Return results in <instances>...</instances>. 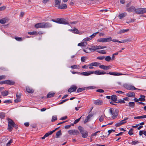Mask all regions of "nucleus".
<instances>
[{
  "label": "nucleus",
  "instance_id": "nucleus-22",
  "mask_svg": "<svg viewBox=\"0 0 146 146\" xmlns=\"http://www.w3.org/2000/svg\"><path fill=\"white\" fill-rule=\"evenodd\" d=\"M126 123V121L123 122V120L119 122L118 123L115 124V126L117 127H119L123 124Z\"/></svg>",
  "mask_w": 146,
  "mask_h": 146
},
{
  "label": "nucleus",
  "instance_id": "nucleus-13",
  "mask_svg": "<svg viewBox=\"0 0 146 146\" xmlns=\"http://www.w3.org/2000/svg\"><path fill=\"white\" fill-rule=\"evenodd\" d=\"M135 8L133 6L126 9V10L129 12H132L133 11H135Z\"/></svg>",
  "mask_w": 146,
  "mask_h": 146
},
{
  "label": "nucleus",
  "instance_id": "nucleus-58",
  "mask_svg": "<svg viewBox=\"0 0 146 146\" xmlns=\"http://www.w3.org/2000/svg\"><path fill=\"white\" fill-rule=\"evenodd\" d=\"M96 91L100 93H102L104 92V91L103 90L101 89H98L96 90Z\"/></svg>",
  "mask_w": 146,
  "mask_h": 146
},
{
  "label": "nucleus",
  "instance_id": "nucleus-29",
  "mask_svg": "<svg viewBox=\"0 0 146 146\" xmlns=\"http://www.w3.org/2000/svg\"><path fill=\"white\" fill-rule=\"evenodd\" d=\"M118 113V111L117 110H115L114 115L112 116V118L114 119L117 117Z\"/></svg>",
  "mask_w": 146,
  "mask_h": 146
},
{
  "label": "nucleus",
  "instance_id": "nucleus-51",
  "mask_svg": "<svg viewBox=\"0 0 146 146\" xmlns=\"http://www.w3.org/2000/svg\"><path fill=\"white\" fill-rule=\"evenodd\" d=\"M81 117H82V116H81L79 118H78V119H76V120H75L74 121V124H76L77 123H78L80 121V120Z\"/></svg>",
  "mask_w": 146,
  "mask_h": 146
},
{
  "label": "nucleus",
  "instance_id": "nucleus-36",
  "mask_svg": "<svg viewBox=\"0 0 146 146\" xmlns=\"http://www.w3.org/2000/svg\"><path fill=\"white\" fill-rule=\"evenodd\" d=\"M129 30V29H122V30H121L118 33V34H121L122 33H124L127 32Z\"/></svg>",
  "mask_w": 146,
  "mask_h": 146
},
{
  "label": "nucleus",
  "instance_id": "nucleus-60",
  "mask_svg": "<svg viewBox=\"0 0 146 146\" xmlns=\"http://www.w3.org/2000/svg\"><path fill=\"white\" fill-rule=\"evenodd\" d=\"M21 96V95L20 94H18V93L17 92L16 94V97L17 99H20Z\"/></svg>",
  "mask_w": 146,
  "mask_h": 146
},
{
  "label": "nucleus",
  "instance_id": "nucleus-39",
  "mask_svg": "<svg viewBox=\"0 0 146 146\" xmlns=\"http://www.w3.org/2000/svg\"><path fill=\"white\" fill-rule=\"evenodd\" d=\"M99 67L104 70H107L106 66H105L103 65H100L99 66Z\"/></svg>",
  "mask_w": 146,
  "mask_h": 146
},
{
  "label": "nucleus",
  "instance_id": "nucleus-38",
  "mask_svg": "<svg viewBox=\"0 0 146 146\" xmlns=\"http://www.w3.org/2000/svg\"><path fill=\"white\" fill-rule=\"evenodd\" d=\"M70 88L74 92H75L77 89V86L74 85H72Z\"/></svg>",
  "mask_w": 146,
  "mask_h": 146
},
{
  "label": "nucleus",
  "instance_id": "nucleus-62",
  "mask_svg": "<svg viewBox=\"0 0 146 146\" xmlns=\"http://www.w3.org/2000/svg\"><path fill=\"white\" fill-rule=\"evenodd\" d=\"M107 47L106 46H99L98 48V49H103L105 48H106Z\"/></svg>",
  "mask_w": 146,
  "mask_h": 146
},
{
  "label": "nucleus",
  "instance_id": "nucleus-40",
  "mask_svg": "<svg viewBox=\"0 0 146 146\" xmlns=\"http://www.w3.org/2000/svg\"><path fill=\"white\" fill-rule=\"evenodd\" d=\"M53 133V131H50L48 133H46L45 135V136L46 137H47L49 135H51Z\"/></svg>",
  "mask_w": 146,
  "mask_h": 146
},
{
  "label": "nucleus",
  "instance_id": "nucleus-42",
  "mask_svg": "<svg viewBox=\"0 0 146 146\" xmlns=\"http://www.w3.org/2000/svg\"><path fill=\"white\" fill-rule=\"evenodd\" d=\"M79 132L78 130L74 129L73 133V135H76L79 134Z\"/></svg>",
  "mask_w": 146,
  "mask_h": 146
},
{
  "label": "nucleus",
  "instance_id": "nucleus-12",
  "mask_svg": "<svg viewBox=\"0 0 146 146\" xmlns=\"http://www.w3.org/2000/svg\"><path fill=\"white\" fill-rule=\"evenodd\" d=\"M93 115L91 114H89L88 115L87 117L85 120L84 121V124L86 123L87 122L89 121V120L90 118L93 116Z\"/></svg>",
  "mask_w": 146,
  "mask_h": 146
},
{
  "label": "nucleus",
  "instance_id": "nucleus-26",
  "mask_svg": "<svg viewBox=\"0 0 146 146\" xmlns=\"http://www.w3.org/2000/svg\"><path fill=\"white\" fill-rule=\"evenodd\" d=\"M100 63L99 62H94L92 63L89 64V66H99Z\"/></svg>",
  "mask_w": 146,
  "mask_h": 146
},
{
  "label": "nucleus",
  "instance_id": "nucleus-56",
  "mask_svg": "<svg viewBox=\"0 0 146 146\" xmlns=\"http://www.w3.org/2000/svg\"><path fill=\"white\" fill-rule=\"evenodd\" d=\"M13 142V140L11 139L8 143L6 144L7 146H9L11 144V143Z\"/></svg>",
  "mask_w": 146,
  "mask_h": 146
},
{
  "label": "nucleus",
  "instance_id": "nucleus-57",
  "mask_svg": "<svg viewBox=\"0 0 146 146\" xmlns=\"http://www.w3.org/2000/svg\"><path fill=\"white\" fill-rule=\"evenodd\" d=\"M6 77V76L5 75H2L0 76V80L5 79Z\"/></svg>",
  "mask_w": 146,
  "mask_h": 146
},
{
  "label": "nucleus",
  "instance_id": "nucleus-41",
  "mask_svg": "<svg viewBox=\"0 0 146 146\" xmlns=\"http://www.w3.org/2000/svg\"><path fill=\"white\" fill-rule=\"evenodd\" d=\"M57 119V117L56 116H53L52 117V122H54Z\"/></svg>",
  "mask_w": 146,
  "mask_h": 146
},
{
  "label": "nucleus",
  "instance_id": "nucleus-28",
  "mask_svg": "<svg viewBox=\"0 0 146 146\" xmlns=\"http://www.w3.org/2000/svg\"><path fill=\"white\" fill-rule=\"evenodd\" d=\"M81 134L82 137L84 138H86L88 136V132L87 131H85V132L83 133L82 134Z\"/></svg>",
  "mask_w": 146,
  "mask_h": 146
},
{
  "label": "nucleus",
  "instance_id": "nucleus-7",
  "mask_svg": "<svg viewBox=\"0 0 146 146\" xmlns=\"http://www.w3.org/2000/svg\"><path fill=\"white\" fill-rule=\"evenodd\" d=\"M107 74H109L112 75L113 76H119L122 75H125L127 74H123L119 72H110L108 73H106Z\"/></svg>",
  "mask_w": 146,
  "mask_h": 146
},
{
  "label": "nucleus",
  "instance_id": "nucleus-54",
  "mask_svg": "<svg viewBox=\"0 0 146 146\" xmlns=\"http://www.w3.org/2000/svg\"><path fill=\"white\" fill-rule=\"evenodd\" d=\"M28 34L31 35H34L37 33V32L36 31L32 32H29L28 33Z\"/></svg>",
  "mask_w": 146,
  "mask_h": 146
},
{
  "label": "nucleus",
  "instance_id": "nucleus-53",
  "mask_svg": "<svg viewBox=\"0 0 146 146\" xmlns=\"http://www.w3.org/2000/svg\"><path fill=\"white\" fill-rule=\"evenodd\" d=\"M139 142L138 141H132L130 144L131 145H135L136 144H138L139 143Z\"/></svg>",
  "mask_w": 146,
  "mask_h": 146
},
{
  "label": "nucleus",
  "instance_id": "nucleus-55",
  "mask_svg": "<svg viewBox=\"0 0 146 146\" xmlns=\"http://www.w3.org/2000/svg\"><path fill=\"white\" fill-rule=\"evenodd\" d=\"M105 58V56H98L97 58V59L100 60H102L104 59Z\"/></svg>",
  "mask_w": 146,
  "mask_h": 146
},
{
  "label": "nucleus",
  "instance_id": "nucleus-52",
  "mask_svg": "<svg viewBox=\"0 0 146 146\" xmlns=\"http://www.w3.org/2000/svg\"><path fill=\"white\" fill-rule=\"evenodd\" d=\"M99 33V32H97L96 33H94L92 35H91L90 36V37H92V38H93L95 37L96 36V35Z\"/></svg>",
  "mask_w": 146,
  "mask_h": 146
},
{
  "label": "nucleus",
  "instance_id": "nucleus-19",
  "mask_svg": "<svg viewBox=\"0 0 146 146\" xmlns=\"http://www.w3.org/2000/svg\"><path fill=\"white\" fill-rule=\"evenodd\" d=\"M55 94V93H52L51 92H50L47 95L46 98H50L54 96Z\"/></svg>",
  "mask_w": 146,
  "mask_h": 146
},
{
  "label": "nucleus",
  "instance_id": "nucleus-5",
  "mask_svg": "<svg viewBox=\"0 0 146 146\" xmlns=\"http://www.w3.org/2000/svg\"><path fill=\"white\" fill-rule=\"evenodd\" d=\"M94 73V71H89L88 72H78L77 74L84 76H88L91 74H93Z\"/></svg>",
  "mask_w": 146,
  "mask_h": 146
},
{
  "label": "nucleus",
  "instance_id": "nucleus-23",
  "mask_svg": "<svg viewBox=\"0 0 146 146\" xmlns=\"http://www.w3.org/2000/svg\"><path fill=\"white\" fill-rule=\"evenodd\" d=\"M128 90H140V89L135 88L134 86L130 85L128 88Z\"/></svg>",
  "mask_w": 146,
  "mask_h": 146
},
{
  "label": "nucleus",
  "instance_id": "nucleus-34",
  "mask_svg": "<svg viewBox=\"0 0 146 146\" xmlns=\"http://www.w3.org/2000/svg\"><path fill=\"white\" fill-rule=\"evenodd\" d=\"M62 134L61 131L60 130L57 131L56 133V138H57L59 137L60 135Z\"/></svg>",
  "mask_w": 146,
  "mask_h": 146
},
{
  "label": "nucleus",
  "instance_id": "nucleus-35",
  "mask_svg": "<svg viewBox=\"0 0 146 146\" xmlns=\"http://www.w3.org/2000/svg\"><path fill=\"white\" fill-rule=\"evenodd\" d=\"M87 43L86 42H82L78 44V46H84L86 45Z\"/></svg>",
  "mask_w": 146,
  "mask_h": 146
},
{
  "label": "nucleus",
  "instance_id": "nucleus-43",
  "mask_svg": "<svg viewBox=\"0 0 146 146\" xmlns=\"http://www.w3.org/2000/svg\"><path fill=\"white\" fill-rule=\"evenodd\" d=\"M133 128H131L130 130L129 131L128 133L131 135L133 134Z\"/></svg>",
  "mask_w": 146,
  "mask_h": 146
},
{
  "label": "nucleus",
  "instance_id": "nucleus-46",
  "mask_svg": "<svg viewBox=\"0 0 146 146\" xmlns=\"http://www.w3.org/2000/svg\"><path fill=\"white\" fill-rule=\"evenodd\" d=\"M15 38L18 41H22V39L21 37H18L17 36H15Z\"/></svg>",
  "mask_w": 146,
  "mask_h": 146
},
{
  "label": "nucleus",
  "instance_id": "nucleus-8",
  "mask_svg": "<svg viewBox=\"0 0 146 146\" xmlns=\"http://www.w3.org/2000/svg\"><path fill=\"white\" fill-rule=\"evenodd\" d=\"M44 28H48L51 27L52 26L51 23L49 22H43Z\"/></svg>",
  "mask_w": 146,
  "mask_h": 146
},
{
  "label": "nucleus",
  "instance_id": "nucleus-27",
  "mask_svg": "<svg viewBox=\"0 0 146 146\" xmlns=\"http://www.w3.org/2000/svg\"><path fill=\"white\" fill-rule=\"evenodd\" d=\"M135 103L134 102H130L129 103L128 105H127L126 106H129V107L132 108H134L135 107Z\"/></svg>",
  "mask_w": 146,
  "mask_h": 146
},
{
  "label": "nucleus",
  "instance_id": "nucleus-30",
  "mask_svg": "<svg viewBox=\"0 0 146 146\" xmlns=\"http://www.w3.org/2000/svg\"><path fill=\"white\" fill-rule=\"evenodd\" d=\"M141 98H139V100L141 102H144L145 100V96L144 95H141Z\"/></svg>",
  "mask_w": 146,
  "mask_h": 146
},
{
  "label": "nucleus",
  "instance_id": "nucleus-44",
  "mask_svg": "<svg viewBox=\"0 0 146 146\" xmlns=\"http://www.w3.org/2000/svg\"><path fill=\"white\" fill-rule=\"evenodd\" d=\"M105 58V60L107 62H109L111 59V57L110 56H107Z\"/></svg>",
  "mask_w": 146,
  "mask_h": 146
},
{
  "label": "nucleus",
  "instance_id": "nucleus-14",
  "mask_svg": "<svg viewBox=\"0 0 146 146\" xmlns=\"http://www.w3.org/2000/svg\"><path fill=\"white\" fill-rule=\"evenodd\" d=\"M70 31L74 33H76L77 34H81V33L79 32L78 30L76 28H74L73 29H70Z\"/></svg>",
  "mask_w": 146,
  "mask_h": 146
},
{
  "label": "nucleus",
  "instance_id": "nucleus-37",
  "mask_svg": "<svg viewBox=\"0 0 146 146\" xmlns=\"http://www.w3.org/2000/svg\"><path fill=\"white\" fill-rule=\"evenodd\" d=\"M8 91L5 90L4 92H2L1 94L3 96H6L8 95Z\"/></svg>",
  "mask_w": 146,
  "mask_h": 146
},
{
  "label": "nucleus",
  "instance_id": "nucleus-6",
  "mask_svg": "<svg viewBox=\"0 0 146 146\" xmlns=\"http://www.w3.org/2000/svg\"><path fill=\"white\" fill-rule=\"evenodd\" d=\"M58 21H59L58 23L62 24H68L67 21L64 19L58 18Z\"/></svg>",
  "mask_w": 146,
  "mask_h": 146
},
{
  "label": "nucleus",
  "instance_id": "nucleus-20",
  "mask_svg": "<svg viewBox=\"0 0 146 146\" xmlns=\"http://www.w3.org/2000/svg\"><path fill=\"white\" fill-rule=\"evenodd\" d=\"M111 99L114 102H116L117 101V96L115 95H113L111 96Z\"/></svg>",
  "mask_w": 146,
  "mask_h": 146
},
{
  "label": "nucleus",
  "instance_id": "nucleus-31",
  "mask_svg": "<svg viewBox=\"0 0 146 146\" xmlns=\"http://www.w3.org/2000/svg\"><path fill=\"white\" fill-rule=\"evenodd\" d=\"M104 42H109L112 40V38L111 37L104 38Z\"/></svg>",
  "mask_w": 146,
  "mask_h": 146
},
{
  "label": "nucleus",
  "instance_id": "nucleus-25",
  "mask_svg": "<svg viewBox=\"0 0 146 146\" xmlns=\"http://www.w3.org/2000/svg\"><path fill=\"white\" fill-rule=\"evenodd\" d=\"M127 15V14L126 13H122L120 14L118 16L119 18V19H121L123 17L126 16Z\"/></svg>",
  "mask_w": 146,
  "mask_h": 146
},
{
  "label": "nucleus",
  "instance_id": "nucleus-10",
  "mask_svg": "<svg viewBox=\"0 0 146 146\" xmlns=\"http://www.w3.org/2000/svg\"><path fill=\"white\" fill-rule=\"evenodd\" d=\"M57 7L59 9H64L67 8V6L65 4L62 3L59 5Z\"/></svg>",
  "mask_w": 146,
  "mask_h": 146
},
{
  "label": "nucleus",
  "instance_id": "nucleus-4",
  "mask_svg": "<svg viewBox=\"0 0 146 146\" xmlns=\"http://www.w3.org/2000/svg\"><path fill=\"white\" fill-rule=\"evenodd\" d=\"M95 87L93 86H90L89 87H84L83 88H79L77 90V92L78 93L82 92L85 89L89 90L93 89Z\"/></svg>",
  "mask_w": 146,
  "mask_h": 146
},
{
  "label": "nucleus",
  "instance_id": "nucleus-9",
  "mask_svg": "<svg viewBox=\"0 0 146 146\" xmlns=\"http://www.w3.org/2000/svg\"><path fill=\"white\" fill-rule=\"evenodd\" d=\"M35 27L36 28H42L44 27V23H37L35 25Z\"/></svg>",
  "mask_w": 146,
  "mask_h": 146
},
{
  "label": "nucleus",
  "instance_id": "nucleus-3",
  "mask_svg": "<svg viewBox=\"0 0 146 146\" xmlns=\"http://www.w3.org/2000/svg\"><path fill=\"white\" fill-rule=\"evenodd\" d=\"M15 84V82L10 80H7L5 81H2L0 82L1 84H7L9 85H13Z\"/></svg>",
  "mask_w": 146,
  "mask_h": 146
},
{
  "label": "nucleus",
  "instance_id": "nucleus-59",
  "mask_svg": "<svg viewBox=\"0 0 146 146\" xmlns=\"http://www.w3.org/2000/svg\"><path fill=\"white\" fill-rule=\"evenodd\" d=\"M92 39V37H87L86 38L84 39L85 41H89L90 40H91Z\"/></svg>",
  "mask_w": 146,
  "mask_h": 146
},
{
  "label": "nucleus",
  "instance_id": "nucleus-61",
  "mask_svg": "<svg viewBox=\"0 0 146 146\" xmlns=\"http://www.w3.org/2000/svg\"><path fill=\"white\" fill-rule=\"evenodd\" d=\"M115 131V130L113 129H111L110 130H109L108 131V132L109 133V134L108 135H109L112 131L114 132Z\"/></svg>",
  "mask_w": 146,
  "mask_h": 146
},
{
  "label": "nucleus",
  "instance_id": "nucleus-24",
  "mask_svg": "<svg viewBox=\"0 0 146 146\" xmlns=\"http://www.w3.org/2000/svg\"><path fill=\"white\" fill-rule=\"evenodd\" d=\"M78 129L79 130L80 133L81 134H82V133L85 132L86 130H84V128L81 126H79L78 127Z\"/></svg>",
  "mask_w": 146,
  "mask_h": 146
},
{
  "label": "nucleus",
  "instance_id": "nucleus-11",
  "mask_svg": "<svg viewBox=\"0 0 146 146\" xmlns=\"http://www.w3.org/2000/svg\"><path fill=\"white\" fill-rule=\"evenodd\" d=\"M94 73L96 75L104 74H106V72L103 71L96 70L94 72Z\"/></svg>",
  "mask_w": 146,
  "mask_h": 146
},
{
  "label": "nucleus",
  "instance_id": "nucleus-50",
  "mask_svg": "<svg viewBox=\"0 0 146 146\" xmlns=\"http://www.w3.org/2000/svg\"><path fill=\"white\" fill-rule=\"evenodd\" d=\"M3 102L6 104H10L12 103V102L11 100H8L5 101Z\"/></svg>",
  "mask_w": 146,
  "mask_h": 146
},
{
  "label": "nucleus",
  "instance_id": "nucleus-16",
  "mask_svg": "<svg viewBox=\"0 0 146 146\" xmlns=\"http://www.w3.org/2000/svg\"><path fill=\"white\" fill-rule=\"evenodd\" d=\"M103 103V101L102 100H97L94 102V104L97 105H101Z\"/></svg>",
  "mask_w": 146,
  "mask_h": 146
},
{
  "label": "nucleus",
  "instance_id": "nucleus-32",
  "mask_svg": "<svg viewBox=\"0 0 146 146\" xmlns=\"http://www.w3.org/2000/svg\"><path fill=\"white\" fill-rule=\"evenodd\" d=\"M146 118V115H142L139 116L135 117H134V119H140L141 118Z\"/></svg>",
  "mask_w": 146,
  "mask_h": 146
},
{
  "label": "nucleus",
  "instance_id": "nucleus-49",
  "mask_svg": "<svg viewBox=\"0 0 146 146\" xmlns=\"http://www.w3.org/2000/svg\"><path fill=\"white\" fill-rule=\"evenodd\" d=\"M104 38H100L98 39L97 40V41L99 42H104Z\"/></svg>",
  "mask_w": 146,
  "mask_h": 146
},
{
  "label": "nucleus",
  "instance_id": "nucleus-1",
  "mask_svg": "<svg viewBox=\"0 0 146 146\" xmlns=\"http://www.w3.org/2000/svg\"><path fill=\"white\" fill-rule=\"evenodd\" d=\"M8 129L9 132H11L13 128V126L15 124L14 122L11 119L8 118Z\"/></svg>",
  "mask_w": 146,
  "mask_h": 146
},
{
  "label": "nucleus",
  "instance_id": "nucleus-2",
  "mask_svg": "<svg viewBox=\"0 0 146 146\" xmlns=\"http://www.w3.org/2000/svg\"><path fill=\"white\" fill-rule=\"evenodd\" d=\"M135 12L137 14H142L146 13V8H139L135 9Z\"/></svg>",
  "mask_w": 146,
  "mask_h": 146
},
{
  "label": "nucleus",
  "instance_id": "nucleus-63",
  "mask_svg": "<svg viewBox=\"0 0 146 146\" xmlns=\"http://www.w3.org/2000/svg\"><path fill=\"white\" fill-rule=\"evenodd\" d=\"M5 6H2L0 7V11H2L6 9Z\"/></svg>",
  "mask_w": 146,
  "mask_h": 146
},
{
  "label": "nucleus",
  "instance_id": "nucleus-18",
  "mask_svg": "<svg viewBox=\"0 0 146 146\" xmlns=\"http://www.w3.org/2000/svg\"><path fill=\"white\" fill-rule=\"evenodd\" d=\"M26 88L27 92L29 93H32L34 92V90L29 87H26Z\"/></svg>",
  "mask_w": 146,
  "mask_h": 146
},
{
  "label": "nucleus",
  "instance_id": "nucleus-47",
  "mask_svg": "<svg viewBox=\"0 0 146 146\" xmlns=\"http://www.w3.org/2000/svg\"><path fill=\"white\" fill-rule=\"evenodd\" d=\"M79 67V65H74L73 66H71V68L72 69H78V67Z\"/></svg>",
  "mask_w": 146,
  "mask_h": 146
},
{
  "label": "nucleus",
  "instance_id": "nucleus-45",
  "mask_svg": "<svg viewBox=\"0 0 146 146\" xmlns=\"http://www.w3.org/2000/svg\"><path fill=\"white\" fill-rule=\"evenodd\" d=\"M131 41V40L130 39H124L123 40H122L121 41V42L122 43H123L125 42H130Z\"/></svg>",
  "mask_w": 146,
  "mask_h": 146
},
{
  "label": "nucleus",
  "instance_id": "nucleus-48",
  "mask_svg": "<svg viewBox=\"0 0 146 146\" xmlns=\"http://www.w3.org/2000/svg\"><path fill=\"white\" fill-rule=\"evenodd\" d=\"M97 52L100 53L106 54V52L104 50H98Z\"/></svg>",
  "mask_w": 146,
  "mask_h": 146
},
{
  "label": "nucleus",
  "instance_id": "nucleus-17",
  "mask_svg": "<svg viewBox=\"0 0 146 146\" xmlns=\"http://www.w3.org/2000/svg\"><path fill=\"white\" fill-rule=\"evenodd\" d=\"M126 96L128 97H134L135 96V94L134 92H129L126 94Z\"/></svg>",
  "mask_w": 146,
  "mask_h": 146
},
{
  "label": "nucleus",
  "instance_id": "nucleus-64",
  "mask_svg": "<svg viewBox=\"0 0 146 146\" xmlns=\"http://www.w3.org/2000/svg\"><path fill=\"white\" fill-rule=\"evenodd\" d=\"M104 120V117L102 115H101L100 118L99 120L100 122H102Z\"/></svg>",
  "mask_w": 146,
  "mask_h": 146
},
{
  "label": "nucleus",
  "instance_id": "nucleus-15",
  "mask_svg": "<svg viewBox=\"0 0 146 146\" xmlns=\"http://www.w3.org/2000/svg\"><path fill=\"white\" fill-rule=\"evenodd\" d=\"M8 21L9 19H8L4 18L0 20V23L1 24H4L8 22Z\"/></svg>",
  "mask_w": 146,
  "mask_h": 146
},
{
  "label": "nucleus",
  "instance_id": "nucleus-21",
  "mask_svg": "<svg viewBox=\"0 0 146 146\" xmlns=\"http://www.w3.org/2000/svg\"><path fill=\"white\" fill-rule=\"evenodd\" d=\"M61 0H54V6L57 7L58 6L60 5Z\"/></svg>",
  "mask_w": 146,
  "mask_h": 146
},
{
  "label": "nucleus",
  "instance_id": "nucleus-33",
  "mask_svg": "<svg viewBox=\"0 0 146 146\" xmlns=\"http://www.w3.org/2000/svg\"><path fill=\"white\" fill-rule=\"evenodd\" d=\"M5 116V113L1 112L0 113V118L1 119H3L4 118Z\"/></svg>",
  "mask_w": 146,
  "mask_h": 146
}]
</instances>
